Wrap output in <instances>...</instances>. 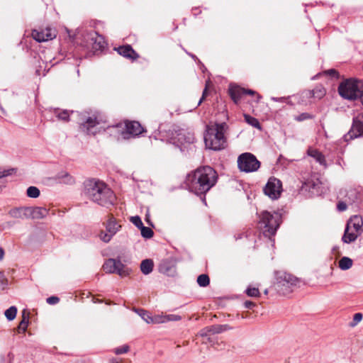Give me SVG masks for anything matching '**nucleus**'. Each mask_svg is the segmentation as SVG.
Here are the masks:
<instances>
[{"label":"nucleus","instance_id":"obj_1","mask_svg":"<svg viewBox=\"0 0 363 363\" xmlns=\"http://www.w3.org/2000/svg\"><path fill=\"white\" fill-rule=\"evenodd\" d=\"M218 181L217 172L209 166L197 168L189 174L186 184L197 195H205Z\"/></svg>","mask_w":363,"mask_h":363},{"label":"nucleus","instance_id":"obj_2","mask_svg":"<svg viewBox=\"0 0 363 363\" xmlns=\"http://www.w3.org/2000/svg\"><path fill=\"white\" fill-rule=\"evenodd\" d=\"M84 194L89 199L106 208L113 206L116 201L113 191L104 182L96 179L85 181Z\"/></svg>","mask_w":363,"mask_h":363},{"label":"nucleus","instance_id":"obj_3","mask_svg":"<svg viewBox=\"0 0 363 363\" xmlns=\"http://www.w3.org/2000/svg\"><path fill=\"white\" fill-rule=\"evenodd\" d=\"M228 128L226 123H215L207 126L204 135V142L207 148L213 150H220L227 145L225 133Z\"/></svg>","mask_w":363,"mask_h":363},{"label":"nucleus","instance_id":"obj_4","mask_svg":"<svg viewBox=\"0 0 363 363\" xmlns=\"http://www.w3.org/2000/svg\"><path fill=\"white\" fill-rule=\"evenodd\" d=\"M281 223V215L278 212L263 211L260 216L259 224L264 229L266 236L274 235Z\"/></svg>","mask_w":363,"mask_h":363},{"label":"nucleus","instance_id":"obj_5","mask_svg":"<svg viewBox=\"0 0 363 363\" xmlns=\"http://www.w3.org/2000/svg\"><path fill=\"white\" fill-rule=\"evenodd\" d=\"M107 130L120 133L124 139H128L130 136L135 137L143 132L145 129L138 121H126L124 124L117 123L116 125L108 126Z\"/></svg>","mask_w":363,"mask_h":363},{"label":"nucleus","instance_id":"obj_6","mask_svg":"<svg viewBox=\"0 0 363 363\" xmlns=\"http://www.w3.org/2000/svg\"><path fill=\"white\" fill-rule=\"evenodd\" d=\"M360 84L357 79H346L338 86L339 94L345 99L354 100L361 95Z\"/></svg>","mask_w":363,"mask_h":363},{"label":"nucleus","instance_id":"obj_7","mask_svg":"<svg viewBox=\"0 0 363 363\" xmlns=\"http://www.w3.org/2000/svg\"><path fill=\"white\" fill-rule=\"evenodd\" d=\"M299 279L286 272H281L277 274V282L275 284L277 291L283 295L292 291L291 286H296Z\"/></svg>","mask_w":363,"mask_h":363},{"label":"nucleus","instance_id":"obj_8","mask_svg":"<svg viewBox=\"0 0 363 363\" xmlns=\"http://www.w3.org/2000/svg\"><path fill=\"white\" fill-rule=\"evenodd\" d=\"M103 225L106 230H101L99 237L105 243L109 242L121 228V225L112 214L108 216V219L103 223Z\"/></svg>","mask_w":363,"mask_h":363},{"label":"nucleus","instance_id":"obj_9","mask_svg":"<svg viewBox=\"0 0 363 363\" xmlns=\"http://www.w3.org/2000/svg\"><path fill=\"white\" fill-rule=\"evenodd\" d=\"M238 167L241 172H253L260 167V162L250 152H245L238 158Z\"/></svg>","mask_w":363,"mask_h":363},{"label":"nucleus","instance_id":"obj_10","mask_svg":"<svg viewBox=\"0 0 363 363\" xmlns=\"http://www.w3.org/2000/svg\"><path fill=\"white\" fill-rule=\"evenodd\" d=\"M102 267L106 273L117 274L121 277H126L131 272V269L123 264L120 259H108Z\"/></svg>","mask_w":363,"mask_h":363},{"label":"nucleus","instance_id":"obj_11","mask_svg":"<svg viewBox=\"0 0 363 363\" xmlns=\"http://www.w3.org/2000/svg\"><path fill=\"white\" fill-rule=\"evenodd\" d=\"M84 45L94 51L102 50L106 46L104 36L95 31H89L82 35Z\"/></svg>","mask_w":363,"mask_h":363},{"label":"nucleus","instance_id":"obj_12","mask_svg":"<svg viewBox=\"0 0 363 363\" xmlns=\"http://www.w3.org/2000/svg\"><path fill=\"white\" fill-rule=\"evenodd\" d=\"M363 136V113H357L352 119L350 130L344 135V140L349 142L354 138Z\"/></svg>","mask_w":363,"mask_h":363},{"label":"nucleus","instance_id":"obj_13","mask_svg":"<svg viewBox=\"0 0 363 363\" xmlns=\"http://www.w3.org/2000/svg\"><path fill=\"white\" fill-rule=\"evenodd\" d=\"M56 35V30L49 26L45 27L40 26L32 31L33 38L39 43L52 40Z\"/></svg>","mask_w":363,"mask_h":363},{"label":"nucleus","instance_id":"obj_14","mask_svg":"<svg viewBox=\"0 0 363 363\" xmlns=\"http://www.w3.org/2000/svg\"><path fill=\"white\" fill-rule=\"evenodd\" d=\"M264 192L272 199H278L281 192V182L275 177L269 178L264 188Z\"/></svg>","mask_w":363,"mask_h":363},{"label":"nucleus","instance_id":"obj_15","mask_svg":"<svg viewBox=\"0 0 363 363\" xmlns=\"http://www.w3.org/2000/svg\"><path fill=\"white\" fill-rule=\"evenodd\" d=\"M229 95L233 102L238 104L245 94L253 95L255 92L252 89L242 88L237 85H230L228 89Z\"/></svg>","mask_w":363,"mask_h":363},{"label":"nucleus","instance_id":"obj_16","mask_svg":"<svg viewBox=\"0 0 363 363\" xmlns=\"http://www.w3.org/2000/svg\"><path fill=\"white\" fill-rule=\"evenodd\" d=\"M160 272L167 276H174L176 274V266L173 261L169 259H162L159 266Z\"/></svg>","mask_w":363,"mask_h":363},{"label":"nucleus","instance_id":"obj_17","mask_svg":"<svg viewBox=\"0 0 363 363\" xmlns=\"http://www.w3.org/2000/svg\"><path fill=\"white\" fill-rule=\"evenodd\" d=\"M115 50L120 55L131 60H135L139 57V55L130 45L119 46L118 48H115Z\"/></svg>","mask_w":363,"mask_h":363},{"label":"nucleus","instance_id":"obj_18","mask_svg":"<svg viewBox=\"0 0 363 363\" xmlns=\"http://www.w3.org/2000/svg\"><path fill=\"white\" fill-rule=\"evenodd\" d=\"M8 214L10 217L16 219H29V207H16L9 210Z\"/></svg>","mask_w":363,"mask_h":363},{"label":"nucleus","instance_id":"obj_19","mask_svg":"<svg viewBox=\"0 0 363 363\" xmlns=\"http://www.w3.org/2000/svg\"><path fill=\"white\" fill-rule=\"evenodd\" d=\"M359 235L360 233H357L356 231L351 229V223L349 222L347 223L345 228L342 240L343 242L348 244L355 241Z\"/></svg>","mask_w":363,"mask_h":363},{"label":"nucleus","instance_id":"obj_20","mask_svg":"<svg viewBox=\"0 0 363 363\" xmlns=\"http://www.w3.org/2000/svg\"><path fill=\"white\" fill-rule=\"evenodd\" d=\"M48 214V210L44 207H29V219H41Z\"/></svg>","mask_w":363,"mask_h":363},{"label":"nucleus","instance_id":"obj_21","mask_svg":"<svg viewBox=\"0 0 363 363\" xmlns=\"http://www.w3.org/2000/svg\"><path fill=\"white\" fill-rule=\"evenodd\" d=\"M308 155L314 158L317 162L323 165L324 167H327L325 156L316 149L309 148L307 151Z\"/></svg>","mask_w":363,"mask_h":363},{"label":"nucleus","instance_id":"obj_22","mask_svg":"<svg viewBox=\"0 0 363 363\" xmlns=\"http://www.w3.org/2000/svg\"><path fill=\"white\" fill-rule=\"evenodd\" d=\"M99 124L97 118L94 116L87 117L81 124L83 130H86L88 134L91 133V128Z\"/></svg>","mask_w":363,"mask_h":363},{"label":"nucleus","instance_id":"obj_23","mask_svg":"<svg viewBox=\"0 0 363 363\" xmlns=\"http://www.w3.org/2000/svg\"><path fill=\"white\" fill-rule=\"evenodd\" d=\"M56 179L61 184L72 185L74 184V178L70 175L68 172H61L56 176Z\"/></svg>","mask_w":363,"mask_h":363},{"label":"nucleus","instance_id":"obj_24","mask_svg":"<svg viewBox=\"0 0 363 363\" xmlns=\"http://www.w3.org/2000/svg\"><path fill=\"white\" fill-rule=\"evenodd\" d=\"M153 267V261L150 259H146L142 261L140 264V270L143 274L147 275L152 272Z\"/></svg>","mask_w":363,"mask_h":363},{"label":"nucleus","instance_id":"obj_25","mask_svg":"<svg viewBox=\"0 0 363 363\" xmlns=\"http://www.w3.org/2000/svg\"><path fill=\"white\" fill-rule=\"evenodd\" d=\"M14 169H0V191L2 189L6 186V181L4 177L11 175Z\"/></svg>","mask_w":363,"mask_h":363},{"label":"nucleus","instance_id":"obj_26","mask_svg":"<svg viewBox=\"0 0 363 363\" xmlns=\"http://www.w3.org/2000/svg\"><path fill=\"white\" fill-rule=\"evenodd\" d=\"M319 184H320V182L319 181L318 179H315V180L310 179H307L303 184L302 188L308 190L315 189L319 186Z\"/></svg>","mask_w":363,"mask_h":363},{"label":"nucleus","instance_id":"obj_27","mask_svg":"<svg viewBox=\"0 0 363 363\" xmlns=\"http://www.w3.org/2000/svg\"><path fill=\"white\" fill-rule=\"evenodd\" d=\"M352 259L347 257H343L339 261V267L342 270H347L352 267Z\"/></svg>","mask_w":363,"mask_h":363},{"label":"nucleus","instance_id":"obj_28","mask_svg":"<svg viewBox=\"0 0 363 363\" xmlns=\"http://www.w3.org/2000/svg\"><path fill=\"white\" fill-rule=\"evenodd\" d=\"M178 140L181 143L184 140L186 143H194L195 140V138L193 134L190 133H187L186 134L184 133H180L179 135Z\"/></svg>","mask_w":363,"mask_h":363},{"label":"nucleus","instance_id":"obj_29","mask_svg":"<svg viewBox=\"0 0 363 363\" xmlns=\"http://www.w3.org/2000/svg\"><path fill=\"white\" fill-rule=\"evenodd\" d=\"M243 116H244L245 122L247 123L249 125H252L254 128H257L258 129L261 128L260 123L257 118L250 116L249 114H246V113H245Z\"/></svg>","mask_w":363,"mask_h":363},{"label":"nucleus","instance_id":"obj_30","mask_svg":"<svg viewBox=\"0 0 363 363\" xmlns=\"http://www.w3.org/2000/svg\"><path fill=\"white\" fill-rule=\"evenodd\" d=\"M56 117L61 121H68L69 120L70 112L67 110L60 111L58 109L55 111Z\"/></svg>","mask_w":363,"mask_h":363},{"label":"nucleus","instance_id":"obj_31","mask_svg":"<svg viewBox=\"0 0 363 363\" xmlns=\"http://www.w3.org/2000/svg\"><path fill=\"white\" fill-rule=\"evenodd\" d=\"M28 325V317L25 316L24 314H23V319L19 323V325L17 328V330L18 333H25L27 330Z\"/></svg>","mask_w":363,"mask_h":363},{"label":"nucleus","instance_id":"obj_32","mask_svg":"<svg viewBox=\"0 0 363 363\" xmlns=\"http://www.w3.org/2000/svg\"><path fill=\"white\" fill-rule=\"evenodd\" d=\"M17 313V308L16 306H11L9 308L5 311L4 315L9 320H13Z\"/></svg>","mask_w":363,"mask_h":363},{"label":"nucleus","instance_id":"obj_33","mask_svg":"<svg viewBox=\"0 0 363 363\" xmlns=\"http://www.w3.org/2000/svg\"><path fill=\"white\" fill-rule=\"evenodd\" d=\"M197 283L201 287L207 286L210 283L209 277L207 274H201L197 278Z\"/></svg>","mask_w":363,"mask_h":363},{"label":"nucleus","instance_id":"obj_34","mask_svg":"<svg viewBox=\"0 0 363 363\" xmlns=\"http://www.w3.org/2000/svg\"><path fill=\"white\" fill-rule=\"evenodd\" d=\"M325 94V90L322 86H316L312 91V96L315 98L321 99Z\"/></svg>","mask_w":363,"mask_h":363},{"label":"nucleus","instance_id":"obj_35","mask_svg":"<svg viewBox=\"0 0 363 363\" xmlns=\"http://www.w3.org/2000/svg\"><path fill=\"white\" fill-rule=\"evenodd\" d=\"M26 194L30 198H38L40 196V190L35 186H29L27 189Z\"/></svg>","mask_w":363,"mask_h":363},{"label":"nucleus","instance_id":"obj_36","mask_svg":"<svg viewBox=\"0 0 363 363\" xmlns=\"http://www.w3.org/2000/svg\"><path fill=\"white\" fill-rule=\"evenodd\" d=\"M140 230L141 232V235L145 238H147V239L151 238L154 235L153 230L148 227H145V226L143 225L140 228Z\"/></svg>","mask_w":363,"mask_h":363},{"label":"nucleus","instance_id":"obj_37","mask_svg":"<svg viewBox=\"0 0 363 363\" xmlns=\"http://www.w3.org/2000/svg\"><path fill=\"white\" fill-rule=\"evenodd\" d=\"M135 311L146 323H150L152 321V316L150 315L147 311L144 309H137Z\"/></svg>","mask_w":363,"mask_h":363},{"label":"nucleus","instance_id":"obj_38","mask_svg":"<svg viewBox=\"0 0 363 363\" xmlns=\"http://www.w3.org/2000/svg\"><path fill=\"white\" fill-rule=\"evenodd\" d=\"M228 328L227 325H211L209 327L211 334H218L225 331Z\"/></svg>","mask_w":363,"mask_h":363},{"label":"nucleus","instance_id":"obj_39","mask_svg":"<svg viewBox=\"0 0 363 363\" xmlns=\"http://www.w3.org/2000/svg\"><path fill=\"white\" fill-rule=\"evenodd\" d=\"M246 294L250 297H259L260 292L257 288L248 287L246 291Z\"/></svg>","mask_w":363,"mask_h":363},{"label":"nucleus","instance_id":"obj_40","mask_svg":"<svg viewBox=\"0 0 363 363\" xmlns=\"http://www.w3.org/2000/svg\"><path fill=\"white\" fill-rule=\"evenodd\" d=\"M362 320V314L357 313L353 316V320L350 323L349 325L352 328L355 327Z\"/></svg>","mask_w":363,"mask_h":363},{"label":"nucleus","instance_id":"obj_41","mask_svg":"<svg viewBox=\"0 0 363 363\" xmlns=\"http://www.w3.org/2000/svg\"><path fill=\"white\" fill-rule=\"evenodd\" d=\"M313 118V116L308 113H302L298 116H296L295 120L297 121H303L308 119H311Z\"/></svg>","mask_w":363,"mask_h":363},{"label":"nucleus","instance_id":"obj_42","mask_svg":"<svg viewBox=\"0 0 363 363\" xmlns=\"http://www.w3.org/2000/svg\"><path fill=\"white\" fill-rule=\"evenodd\" d=\"M129 346L127 345H123L122 347H117V348H115L114 349V353L116 354H125V353H127L128 351H129Z\"/></svg>","mask_w":363,"mask_h":363},{"label":"nucleus","instance_id":"obj_43","mask_svg":"<svg viewBox=\"0 0 363 363\" xmlns=\"http://www.w3.org/2000/svg\"><path fill=\"white\" fill-rule=\"evenodd\" d=\"M130 221L139 229L143 225L142 220L138 216L131 217Z\"/></svg>","mask_w":363,"mask_h":363},{"label":"nucleus","instance_id":"obj_44","mask_svg":"<svg viewBox=\"0 0 363 363\" xmlns=\"http://www.w3.org/2000/svg\"><path fill=\"white\" fill-rule=\"evenodd\" d=\"M181 319H182V317L180 315H176V314H169V315H164L165 322L178 321V320H180Z\"/></svg>","mask_w":363,"mask_h":363},{"label":"nucleus","instance_id":"obj_45","mask_svg":"<svg viewBox=\"0 0 363 363\" xmlns=\"http://www.w3.org/2000/svg\"><path fill=\"white\" fill-rule=\"evenodd\" d=\"M8 284V281L5 277L4 272H0V289H4Z\"/></svg>","mask_w":363,"mask_h":363},{"label":"nucleus","instance_id":"obj_46","mask_svg":"<svg viewBox=\"0 0 363 363\" xmlns=\"http://www.w3.org/2000/svg\"><path fill=\"white\" fill-rule=\"evenodd\" d=\"M351 229L357 233H360L362 230V222L358 220L357 222L351 223Z\"/></svg>","mask_w":363,"mask_h":363},{"label":"nucleus","instance_id":"obj_47","mask_svg":"<svg viewBox=\"0 0 363 363\" xmlns=\"http://www.w3.org/2000/svg\"><path fill=\"white\" fill-rule=\"evenodd\" d=\"M152 323H165L164 315H155V317H152Z\"/></svg>","mask_w":363,"mask_h":363},{"label":"nucleus","instance_id":"obj_48","mask_svg":"<svg viewBox=\"0 0 363 363\" xmlns=\"http://www.w3.org/2000/svg\"><path fill=\"white\" fill-rule=\"evenodd\" d=\"M324 73L327 75L332 77H335V78L339 77V73L335 69H328V70L325 71Z\"/></svg>","mask_w":363,"mask_h":363},{"label":"nucleus","instance_id":"obj_49","mask_svg":"<svg viewBox=\"0 0 363 363\" xmlns=\"http://www.w3.org/2000/svg\"><path fill=\"white\" fill-rule=\"evenodd\" d=\"M47 303L50 305H55L60 301V298L57 296H50L46 300Z\"/></svg>","mask_w":363,"mask_h":363},{"label":"nucleus","instance_id":"obj_50","mask_svg":"<svg viewBox=\"0 0 363 363\" xmlns=\"http://www.w3.org/2000/svg\"><path fill=\"white\" fill-rule=\"evenodd\" d=\"M199 334L201 337H207L208 335H210L211 333L210 332L209 327H206V328H203L202 330H201Z\"/></svg>","mask_w":363,"mask_h":363},{"label":"nucleus","instance_id":"obj_51","mask_svg":"<svg viewBox=\"0 0 363 363\" xmlns=\"http://www.w3.org/2000/svg\"><path fill=\"white\" fill-rule=\"evenodd\" d=\"M337 208L340 211H344L347 209V204L343 201L338 202Z\"/></svg>","mask_w":363,"mask_h":363},{"label":"nucleus","instance_id":"obj_52","mask_svg":"<svg viewBox=\"0 0 363 363\" xmlns=\"http://www.w3.org/2000/svg\"><path fill=\"white\" fill-rule=\"evenodd\" d=\"M207 92H208V90H207V87H206L203 91V94H202V96L201 98L200 99V100L199 101V102L197 103V105L196 106V108L199 106H200L201 104V103L203 102V101L206 98V96L207 94Z\"/></svg>","mask_w":363,"mask_h":363},{"label":"nucleus","instance_id":"obj_53","mask_svg":"<svg viewBox=\"0 0 363 363\" xmlns=\"http://www.w3.org/2000/svg\"><path fill=\"white\" fill-rule=\"evenodd\" d=\"M255 303L251 301H246L245 303H244V306L246 308H248V309H251L254 306H255Z\"/></svg>","mask_w":363,"mask_h":363},{"label":"nucleus","instance_id":"obj_54","mask_svg":"<svg viewBox=\"0 0 363 363\" xmlns=\"http://www.w3.org/2000/svg\"><path fill=\"white\" fill-rule=\"evenodd\" d=\"M272 100L277 102H285L286 98L285 97H272Z\"/></svg>","mask_w":363,"mask_h":363},{"label":"nucleus","instance_id":"obj_55","mask_svg":"<svg viewBox=\"0 0 363 363\" xmlns=\"http://www.w3.org/2000/svg\"><path fill=\"white\" fill-rule=\"evenodd\" d=\"M4 250L2 247H0V260L4 258Z\"/></svg>","mask_w":363,"mask_h":363},{"label":"nucleus","instance_id":"obj_56","mask_svg":"<svg viewBox=\"0 0 363 363\" xmlns=\"http://www.w3.org/2000/svg\"><path fill=\"white\" fill-rule=\"evenodd\" d=\"M110 363H121V362L116 359H113Z\"/></svg>","mask_w":363,"mask_h":363},{"label":"nucleus","instance_id":"obj_57","mask_svg":"<svg viewBox=\"0 0 363 363\" xmlns=\"http://www.w3.org/2000/svg\"><path fill=\"white\" fill-rule=\"evenodd\" d=\"M360 99H361L362 104L363 105V91H362V93L360 95Z\"/></svg>","mask_w":363,"mask_h":363},{"label":"nucleus","instance_id":"obj_58","mask_svg":"<svg viewBox=\"0 0 363 363\" xmlns=\"http://www.w3.org/2000/svg\"><path fill=\"white\" fill-rule=\"evenodd\" d=\"M0 109L3 113H5V110L1 106H0Z\"/></svg>","mask_w":363,"mask_h":363},{"label":"nucleus","instance_id":"obj_59","mask_svg":"<svg viewBox=\"0 0 363 363\" xmlns=\"http://www.w3.org/2000/svg\"><path fill=\"white\" fill-rule=\"evenodd\" d=\"M188 54H189V55L192 58H194V59L196 58V57L194 55H193V54H190V53H188Z\"/></svg>","mask_w":363,"mask_h":363},{"label":"nucleus","instance_id":"obj_60","mask_svg":"<svg viewBox=\"0 0 363 363\" xmlns=\"http://www.w3.org/2000/svg\"><path fill=\"white\" fill-rule=\"evenodd\" d=\"M260 99H261V96L257 95V100L256 101V102H258Z\"/></svg>","mask_w":363,"mask_h":363},{"label":"nucleus","instance_id":"obj_61","mask_svg":"<svg viewBox=\"0 0 363 363\" xmlns=\"http://www.w3.org/2000/svg\"><path fill=\"white\" fill-rule=\"evenodd\" d=\"M264 293L267 294L268 293L267 290L264 291Z\"/></svg>","mask_w":363,"mask_h":363}]
</instances>
